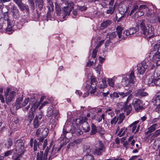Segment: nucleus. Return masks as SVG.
<instances>
[{
    "label": "nucleus",
    "mask_w": 160,
    "mask_h": 160,
    "mask_svg": "<svg viewBox=\"0 0 160 160\" xmlns=\"http://www.w3.org/2000/svg\"><path fill=\"white\" fill-rule=\"evenodd\" d=\"M42 132L41 133V137L38 138L37 139L39 141L38 142L36 139L34 140L33 138H31L30 141V145L31 147H32L33 145V149L34 151L37 150L38 147L40 148L42 145V143H43V148H45L47 144V140L46 139L43 142L44 138L47 136L49 130L47 128H41Z\"/></svg>",
    "instance_id": "1"
},
{
    "label": "nucleus",
    "mask_w": 160,
    "mask_h": 160,
    "mask_svg": "<svg viewBox=\"0 0 160 160\" xmlns=\"http://www.w3.org/2000/svg\"><path fill=\"white\" fill-rule=\"evenodd\" d=\"M97 84L95 79L92 78L91 80V82L90 84H87L85 88V90L86 92L85 93L82 97L85 98L88 96L89 93L92 96H93L95 95H97L96 94L94 93L97 90Z\"/></svg>",
    "instance_id": "2"
},
{
    "label": "nucleus",
    "mask_w": 160,
    "mask_h": 160,
    "mask_svg": "<svg viewBox=\"0 0 160 160\" xmlns=\"http://www.w3.org/2000/svg\"><path fill=\"white\" fill-rule=\"evenodd\" d=\"M136 81L134 72L131 71L129 75L123 78L122 84L124 87H130L132 86Z\"/></svg>",
    "instance_id": "3"
},
{
    "label": "nucleus",
    "mask_w": 160,
    "mask_h": 160,
    "mask_svg": "<svg viewBox=\"0 0 160 160\" xmlns=\"http://www.w3.org/2000/svg\"><path fill=\"white\" fill-rule=\"evenodd\" d=\"M132 92V91L131 90H129L125 92H114L113 93L110 94V97L111 98L113 99L116 98H119L120 96L121 98H123L125 97L128 96L126 102V103H128L132 98V95L131 94Z\"/></svg>",
    "instance_id": "4"
},
{
    "label": "nucleus",
    "mask_w": 160,
    "mask_h": 160,
    "mask_svg": "<svg viewBox=\"0 0 160 160\" xmlns=\"http://www.w3.org/2000/svg\"><path fill=\"white\" fill-rule=\"evenodd\" d=\"M140 5L139 8V10H146L145 15L147 17H150L153 15L156 11L155 8L151 4H149L148 5H142L141 2H140Z\"/></svg>",
    "instance_id": "5"
},
{
    "label": "nucleus",
    "mask_w": 160,
    "mask_h": 160,
    "mask_svg": "<svg viewBox=\"0 0 160 160\" xmlns=\"http://www.w3.org/2000/svg\"><path fill=\"white\" fill-rule=\"evenodd\" d=\"M160 48V41L155 44L153 50L151 51L149 54V56L152 60L160 59V51H159Z\"/></svg>",
    "instance_id": "6"
},
{
    "label": "nucleus",
    "mask_w": 160,
    "mask_h": 160,
    "mask_svg": "<svg viewBox=\"0 0 160 160\" xmlns=\"http://www.w3.org/2000/svg\"><path fill=\"white\" fill-rule=\"evenodd\" d=\"M66 6L64 7L62 10L63 18H65L67 16L70 15L71 11L74 8L73 3L71 1H66L65 2Z\"/></svg>",
    "instance_id": "7"
},
{
    "label": "nucleus",
    "mask_w": 160,
    "mask_h": 160,
    "mask_svg": "<svg viewBox=\"0 0 160 160\" xmlns=\"http://www.w3.org/2000/svg\"><path fill=\"white\" fill-rule=\"evenodd\" d=\"M106 148L103 142L101 140L98 141L95 145L94 154L97 155H102V152H105Z\"/></svg>",
    "instance_id": "8"
},
{
    "label": "nucleus",
    "mask_w": 160,
    "mask_h": 160,
    "mask_svg": "<svg viewBox=\"0 0 160 160\" xmlns=\"http://www.w3.org/2000/svg\"><path fill=\"white\" fill-rule=\"evenodd\" d=\"M10 88H8L6 91L5 92V95L6 98V102L7 104H9L10 102L14 99V97L16 95V92L12 91L10 92Z\"/></svg>",
    "instance_id": "9"
},
{
    "label": "nucleus",
    "mask_w": 160,
    "mask_h": 160,
    "mask_svg": "<svg viewBox=\"0 0 160 160\" xmlns=\"http://www.w3.org/2000/svg\"><path fill=\"white\" fill-rule=\"evenodd\" d=\"M122 34V38L124 39L128 36H140L142 34V32L141 31H123Z\"/></svg>",
    "instance_id": "10"
},
{
    "label": "nucleus",
    "mask_w": 160,
    "mask_h": 160,
    "mask_svg": "<svg viewBox=\"0 0 160 160\" xmlns=\"http://www.w3.org/2000/svg\"><path fill=\"white\" fill-rule=\"evenodd\" d=\"M15 149L18 153L23 154L24 151V144L21 140H18L15 144Z\"/></svg>",
    "instance_id": "11"
},
{
    "label": "nucleus",
    "mask_w": 160,
    "mask_h": 160,
    "mask_svg": "<svg viewBox=\"0 0 160 160\" xmlns=\"http://www.w3.org/2000/svg\"><path fill=\"white\" fill-rule=\"evenodd\" d=\"M132 104L136 111L138 112L143 109L142 101L139 99L135 98L132 101Z\"/></svg>",
    "instance_id": "12"
},
{
    "label": "nucleus",
    "mask_w": 160,
    "mask_h": 160,
    "mask_svg": "<svg viewBox=\"0 0 160 160\" xmlns=\"http://www.w3.org/2000/svg\"><path fill=\"white\" fill-rule=\"evenodd\" d=\"M153 102L157 105L156 111L160 114V91L155 95L153 99Z\"/></svg>",
    "instance_id": "13"
},
{
    "label": "nucleus",
    "mask_w": 160,
    "mask_h": 160,
    "mask_svg": "<svg viewBox=\"0 0 160 160\" xmlns=\"http://www.w3.org/2000/svg\"><path fill=\"white\" fill-rule=\"evenodd\" d=\"M43 112L41 111L36 115L33 122V127L34 128H37L41 124L40 121Z\"/></svg>",
    "instance_id": "14"
},
{
    "label": "nucleus",
    "mask_w": 160,
    "mask_h": 160,
    "mask_svg": "<svg viewBox=\"0 0 160 160\" xmlns=\"http://www.w3.org/2000/svg\"><path fill=\"white\" fill-rule=\"evenodd\" d=\"M59 112L58 110H55L52 106L49 107L48 108L47 112V116L48 117H50L54 115L55 118L57 116H59Z\"/></svg>",
    "instance_id": "15"
},
{
    "label": "nucleus",
    "mask_w": 160,
    "mask_h": 160,
    "mask_svg": "<svg viewBox=\"0 0 160 160\" xmlns=\"http://www.w3.org/2000/svg\"><path fill=\"white\" fill-rule=\"evenodd\" d=\"M137 66L138 72L140 74H143L148 68V65L145 62H142L141 63L138 64Z\"/></svg>",
    "instance_id": "16"
},
{
    "label": "nucleus",
    "mask_w": 160,
    "mask_h": 160,
    "mask_svg": "<svg viewBox=\"0 0 160 160\" xmlns=\"http://www.w3.org/2000/svg\"><path fill=\"white\" fill-rule=\"evenodd\" d=\"M139 122V121H135L129 125V128H130V130L132 131V132H134L135 133L138 131L139 126H138L137 127V129L136 128H137V124Z\"/></svg>",
    "instance_id": "17"
},
{
    "label": "nucleus",
    "mask_w": 160,
    "mask_h": 160,
    "mask_svg": "<svg viewBox=\"0 0 160 160\" xmlns=\"http://www.w3.org/2000/svg\"><path fill=\"white\" fill-rule=\"evenodd\" d=\"M154 31H141V32H142L143 36L146 37L149 39L155 36Z\"/></svg>",
    "instance_id": "18"
},
{
    "label": "nucleus",
    "mask_w": 160,
    "mask_h": 160,
    "mask_svg": "<svg viewBox=\"0 0 160 160\" xmlns=\"http://www.w3.org/2000/svg\"><path fill=\"white\" fill-rule=\"evenodd\" d=\"M118 35L119 38H121L122 37V31H117L111 33L109 36V39H112L114 38L117 35Z\"/></svg>",
    "instance_id": "19"
},
{
    "label": "nucleus",
    "mask_w": 160,
    "mask_h": 160,
    "mask_svg": "<svg viewBox=\"0 0 160 160\" xmlns=\"http://www.w3.org/2000/svg\"><path fill=\"white\" fill-rule=\"evenodd\" d=\"M11 9L13 17L15 18H18L20 16L19 12L17 8L14 5H13Z\"/></svg>",
    "instance_id": "20"
},
{
    "label": "nucleus",
    "mask_w": 160,
    "mask_h": 160,
    "mask_svg": "<svg viewBox=\"0 0 160 160\" xmlns=\"http://www.w3.org/2000/svg\"><path fill=\"white\" fill-rule=\"evenodd\" d=\"M80 121V123H81L83 122L82 124V128H83V130L85 132H88L90 129L89 125L88 124V122L84 121L83 122L81 121L80 119H79Z\"/></svg>",
    "instance_id": "21"
},
{
    "label": "nucleus",
    "mask_w": 160,
    "mask_h": 160,
    "mask_svg": "<svg viewBox=\"0 0 160 160\" xmlns=\"http://www.w3.org/2000/svg\"><path fill=\"white\" fill-rule=\"evenodd\" d=\"M158 126V124L157 123L154 124L152 125L148 129V131L145 132V134H148L151 133L154 131L156 128Z\"/></svg>",
    "instance_id": "22"
},
{
    "label": "nucleus",
    "mask_w": 160,
    "mask_h": 160,
    "mask_svg": "<svg viewBox=\"0 0 160 160\" xmlns=\"http://www.w3.org/2000/svg\"><path fill=\"white\" fill-rule=\"evenodd\" d=\"M140 1L136 2L134 4L133 6L129 15L130 16L132 15L135 11L138 8V6L140 5Z\"/></svg>",
    "instance_id": "23"
},
{
    "label": "nucleus",
    "mask_w": 160,
    "mask_h": 160,
    "mask_svg": "<svg viewBox=\"0 0 160 160\" xmlns=\"http://www.w3.org/2000/svg\"><path fill=\"white\" fill-rule=\"evenodd\" d=\"M36 7L38 9L40 10H42L43 6V0H36L35 1Z\"/></svg>",
    "instance_id": "24"
},
{
    "label": "nucleus",
    "mask_w": 160,
    "mask_h": 160,
    "mask_svg": "<svg viewBox=\"0 0 160 160\" xmlns=\"http://www.w3.org/2000/svg\"><path fill=\"white\" fill-rule=\"evenodd\" d=\"M135 94L136 96H140L142 97L147 96L148 94L147 92H144L142 90H139L136 91Z\"/></svg>",
    "instance_id": "25"
},
{
    "label": "nucleus",
    "mask_w": 160,
    "mask_h": 160,
    "mask_svg": "<svg viewBox=\"0 0 160 160\" xmlns=\"http://www.w3.org/2000/svg\"><path fill=\"white\" fill-rule=\"evenodd\" d=\"M121 141L125 148L126 149H128L129 147V145H130V142L128 140H126V138L124 137L121 138Z\"/></svg>",
    "instance_id": "26"
},
{
    "label": "nucleus",
    "mask_w": 160,
    "mask_h": 160,
    "mask_svg": "<svg viewBox=\"0 0 160 160\" xmlns=\"http://www.w3.org/2000/svg\"><path fill=\"white\" fill-rule=\"evenodd\" d=\"M154 77L153 76H150L147 79L148 84L150 86L154 85Z\"/></svg>",
    "instance_id": "27"
},
{
    "label": "nucleus",
    "mask_w": 160,
    "mask_h": 160,
    "mask_svg": "<svg viewBox=\"0 0 160 160\" xmlns=\"http://www.w3.org/2000/svg\"><path fill=\"white\" fill-rule=\"evenodd\" d=\"M123 109L124 111L126 112L127 115H128L132 111V108L131 105L130 104L125 105L123 107Z\"/></svg>",
    "instance_id": "28"
},
{
    "label": "nucleus",
    "mask_w": 160,
    "mask_h": 160,
    "mask_svg": "<svg viewBox=\"0 0 160 160\" xmlns=\"http://www.w3.org/2000/svg\"><path fill=\"white\" fill-rule=\"evenodd\" d=\"M112 21L110 20H107L105 21L101 24V27L102 28V29H104L110 25Z\"/></svg>",
    "instance_id": "29"
},
{
    "label": "nucleus",
    "mask_w": 160,
    "mask_h": 160,
    "mask_svg": "<svg viewBox=\"0 0 160 160\" xmlns=\"http://www.w3.org/2000/svg\"><path fill=\"white\" fill-rule=\"evenodd\" d=\"M83 151L86 154H89V153L92 151V149L89 146H84L83 147Z\"/></svg>",
    "instance_id": "30"
},
{
    "label": "nucleus",
    "mask_w": 160,
    "mask_h": 160,
    "mask_svg": "<svg viewBox=\"0 0 160 160\" xmlns=\"http://www.w3.org/2000/svg\"><path fill=\"white\" fill-rule=\"evenodd\" d=\"M57 152L56 149L52 148L51 152H50L49 153V159L50 158H52L56 157L57 155L56 154Z\"/></svg>",
    "instance_id": "31"
},
{
    "label": "nucleus",
    "mask_w": 160,
    "mask_h": 160,
    "mask_svg": "<svg viewBox=\"0 0 160 160\" xmlns=\"http://www.w3.org/2000/svg\"><path fill=\"white\" fill-rule=\"evenodd\" d=\"M12 145V140L11 138H8L6 141L5 145L6 147L8 148Z\"/></svg>",
    "instance_id": "32"
},
{
    "label": "nucleus",
    "mask_w": 160,
    "mask_h": 160,
    "mask_svg": "<svg viewBox=\"0 0 160 160\" xmlns=\"http://www.w3.org/2000/svg\"><path fill=\"white\" fill-rule=\"evenodd\" d=\"M127 131V128L123 127L122 128L118 134V135L121 137L124 135Z\"/></svg>",
    "instance_id": "33"
},
{
    "label": "nucleus",
    "mask_w": 160,
    "mask_h": 160,
    "mask_svg": "<svg viewBox=\"0 0 160 160\" xmlns=\"http://www.w3.org/2000/svg\"><path fill=\"white\" fill-rule=\"evenodd\" d=\"M40 105V102H35L32 106L30 109V110L33 112H35L36 109L38 108Z\"/></svg>",
    "instance_id": "34"
},
{
    "label": "nucleus",
    "mask_w": 160,
    "mask_h": 160,
    "mask_svg": "<svg viewBox=\"0 0 160 160\" xmlns=\"http://www.w3.org/2000/svg\"><path fill=\"white\" fill-rule=\"evenodd\" d=\"M48 5L47 7L50 11H53L54 8V6L51 0H47Z\"/></svg>",
    "instance_id": "35"
},
{
    "label": "nucleus",
    "mask_w": 160,
    "mask_h": 160,
    "mask_svg": "<svg viewBox=\"0 0 160 160\" xmlns=\"http://www.w3.org/2000/svg\"><path fill=\"white\" fill-rule=\"evenodd\" d=\"M56 12L58 16L60 15L61 12V8L57 2L55 3Z\"/></svg>",
    "instance_id": "36"
},
{
    "label": "nucleus",
    "mask_w": 160,
    "mask_h": 160,
    "mask_svg": "<svg viewBox=\"0 0 160 160\" xmlns=\"http://www.w3.org/2000/svg\"><path fill=\"white\" fill-rule=\"evenodd\" d=\"M44 154L43 156V152L40 151L37 153L36 159L37 160H44Z\"/></svg>",
    "instance_id": "37"
},
{
    "label": "nucleus",
    "mask_w": 160,
    "mask_h": 160,
    "mask_svg": "<svg viewBox=\"0 0 160 160\" xmlns=\"http://www.w3.org/2000/svg\"><path fill=\"white\" fill-rule=\"evenodd\" d=\"M29 16V12L26 13V16L23 15L22 17V20L24 23H25L27 22L29 20L28 18Z\"/></svg>",
    "instance_id": "38"
},
{
    "label": "nucleus",
    "mask_w": 160,
    "mask_h": 160,
    "mask_svg": "<svg viewBox=\"0 0 160 160\" xmlns=\"http://www.w3.org/2000/svg\"><path fill=\"white\" fill-rule=\"evenodd\" d=\"M91 131L90 134L92 135L95 134L97 132V129L96 126L93 124H92L91 126Z\"/></svg>",
    "instance_id": "39"
},
{
    "label": "nucleus",
    "mask_w": 160,
    "mask_h": 160,
    "mask_svg": "<svg viewBox=\"0 0 160 160\" xmlns=\"http://www.w3.org/2000/svg\"><path fill=\"white\" fill-rule=\"evenodd\" d=\"M19 8L22 11L26 10L27 12V13L29 12V8L28 5L22 3Z\"/></svg>",
    "instance_id": "40"
},
{
    "label": "nucleus",
    "mask_w": 160,
    "mask_h": 160,
    "mask_svg": "<svg viewBox=\"0 0 160 160\" xmlns=\"http://www.w3.org/2000/svg\"><path fill=\"white\" fill-rule=\"evenodd\" d=\"M29 101V98H27L24 100L23 102L22 103L21 105H20L18 107V106H17L16 107V108L18 109L20 108L25 106L28 104Z\"/></svg>",
    "instance_id": "41"
},
{
    "label": "nucleus",
    "mask_w": 160,
    "mask_h": 160,
    "mask_svg": "<svg viewBox=\"0 0 160 160\" xmlns=\"http://www.w3.org/2000/svg\"><path fill=\"white\" fill-rule=\"evenodd\" d=\"M94 157L91 154H87L83 157V160H94Z\"/></svg>",
    "instance_id": "42"
},
{
    "label": "nucleus",
    "mask_w": 160,
    "mask_h": 160,
    "mask_svg": "<svg viewBox=\"0 0 160 160\" xmlns=\"http://www.w3.org/2000/svg\"><path fill=\"white\" fill-rule=\"evenodd\" d=\"M22 154L20 153H18L16 152L14 153L13 156L12 157L13 160H20L19 158Z\"/></svg>",
    "instance_id": "43"
},
{
    "label": "nucleus",
    "mask_w": 160,
    "mask_h": 160,
    "mask_svg": "<svg viewBox=\"0 0 160 160\" xmlns=\"http://www.w3.org/2000/svg\"><path fill=\"white\" fill-rule=\"evenodd\" d=\"M23 98V95H22L21 97H19L16 99L15 103L16 107L17 106L18 107L20 105L22 104L21 103L22 101Z\"/></svg>",
    "instance_id": "44"
},
{
    "label": "nucleus",
    "mask_w": 160,
    "mask_h": 160,
    "mask_svg": "<svg viewBox=\"0 0 160 160\" xmlns=\"http://www.w3.org/2000/svg\"><path fill=\"white\" fill-rule=\"evenodd\" d=\"M33 112L30 111L28 115V120L30 122L34 117V114Z\"/></svg>",
    "instance_id": "45"
},
{
    "label": "nucleus",
    "mask_w": 160,
    "mask_h": 160,
    "mask_svg": "<svg viewBox=\"0 0 160 160\" xmlns=\"http://www.w3.org/2000/svg\"><path fill=\"white\" fill-rule=\"evenodd\" d=\"M124 118L125 116L123 113H121L120 114L119 116L117 118H118V120L119 119V121L118 122V124H120L122 123Z\"/></svg>",
    "instance_id": "46"
},
{
    "label": "nucleus",
    "mask_w": 160,
    "mask_h": 160,
    "mask_svg": "<svg viewBox=\"0 0 160 160\" xmlns=\"http://www.w3.org/2000/svg\"><path fill=\"white\" fill-rule=\"evenodd\" d=\"M107 86V81L105 79H102V81L101 83L100 84V88L101 89L104 88Z\"/></svg>",
    "instance_id": "47"
},
{
    "label": "nucleus",
    "mask_w": 160,
    "mask_h": 160,
    "mask_svg": "<svg viewBox=\"0 0 160 160\" xmlns=\"http://www.w3.org/2000/svg\"><path fill=\"white\" fill-rule=\"evenodd\" d=\"M144 14V12L143 11H142L141 10H139V11L136 12L134 14V15L138 17L142 16Z\"/></svg>",
    "instance_id": "48"
},
{
    "label": "nucleus",
    "mask_w": 160,
    "mask_h": 160,
    "mask_svg": "<svg viewBox=\"0 0 160 160\" xmlns=\"http://www.w3.org/2000/svg\"><path fill=\"white\" fill-rule=\"evenodd\" d=\"M108 82L109 85L112 87H114V81L112 78L108 79Z\"/></svg>",
    "instance_id": "49"
},
{
    "label": "nucleus",
    "mask_w": 160,
    "mask_h": 160,
    "mask_svg": "<svg viewBox=\"0 0 160 160\" xmlns=\"http://www.w3.org/2000/svg\"><path fill=\"white\" fill-rule=\"evenodd\" d=\"M42 132L41 128H39L35 132V135L39 137H41V133Z\"/></svg>",
    "instance_id": "50"
},
{
    "label": "nucleus",
    "mask_w": 160,
    "mask_h": 160,
    "mask_svg": "<svg viewBox=\"0 0 160 160\" xmlns=\"http://www.w3.org/2000/svg\"><path fill=\"white\" fill-rule=\"evenodd\" d=\"M102 119L103 120L105 119V114L104 113H102L101 116L98 117L96 120L98 122H100L102 121Z\"/></svg>",
    "instance_id": "51"
},
{
    "label": "nucleus",
    "mask_w": 160,
    "mask_h": 160,
    "mask_svg": "<svg viewBox=\"0 0 160 160\" xmlns=\"http://www.w3.org/2000/svg\"><path fill=\"white\" fill-rule=\"evenodd\" d=\"M118 120V118L116 117H114L111 120L110 122L111 124L112 125L113 124H115Z\"/></svg>",
    "instance_id": "52"
},
{
    "label": "nucleus",
    "mask_w": 160,
    "mask_h": 160,
    "mask_svg": "<svg viewBox=\"0 0 160 160\" xmlns=\"http://www.w3.org/2000/svg\"><path fill=\"white\" fill-rule=\"evenodd\" d=\"M102 68V67L100 64H98L97 67L95 68V69L97 73H98L99 74H100V70H101Z\"/></svg>",
    "instance_id": "53"
},
{
    "label": "nucleus",
    "mask_w": 160,
    "mask_h": 160,
    "mask_svg": "<svg viewBox=\"0 0 160 160\" xmlns=\"http://www.w3.org/2000/svg\"><path fill=\"white\" fill-rule=\"evenodd\" d=\"M159 141L158 140H155L154 142V145L155 146L154 149L157 150L158 149L160 145L158 143Z\"/></svg>",
    "instance_id": "54"
},
{
    "label": "nucleus",
    "mask_w": 160,
    "mask_h": 160,
    "mask_svg": "<svg viewBox=\"0 0 160 160\" xmlns=\"http://www.w3.org/2000/svg\"><path fill=\"white\" fill-rule=\"evenodd\" d=\"M154 85L156 86H160V78H158L154 80Z\"/></svg>",
    "instance_id": "55"
},
{
    "label": "nucleus",
    "mask_w": 160,
    "mask_h": 160,
    "mask_svg": "<svg viewBox=\"0 0 160 160\" xmlns=\"http://www.w3.org/2000/svg\"><path fill=\"white\" fill-rule=\"evenodd\" d=\"M13 1L17 4L19 8L22 4L21 0H13Z\"/></svg>",
    "instance_id": "56"
},
{
    "label": "nucleus",
    "mask_w": 160,
    "mask_h": 160,
    "mask_svg": "<svg viewBox=\"0 0 160 160\" xmlns=\"http://www.w3.org/2000/svg\"><path fill=\"white\" fill-rule=\"evenodd\" d=\"M140 26L141 30H146V27L144 23L143 22H142L140 23Z\"/></svg>",
    "instance_id": "57"
},
{
    "label": "nucleus",
    "mask_w": 160,
    "mask_h": 160,
    "mask_svg": "<svg viewBox=\"0 0 160 160\" xmlns=\"http://www.w3.org/2000/svg\"><path fill=\"white\" fill-rule=\"evenodd\" d=\"M12 153V150L8 151L4 153V154H3V156L4 157L8 156L11 154Z\"/></svg>",
    "instance_id": "58"
},
{
    "label": "nucleus",
    "mask_w": 160,
    "mask_h": 160,
    "mask_svg": "<svg viewBox=\"0 0 160 160\" xmlns=\"http://www.w3.org/2000/svg\"><path fill=\"white\" fill-rule=\"evenodd\" d=\"M29 3L30 4V6L32 9H34L35 8L34 3L33 0H29Z\"/></svg>",
    "instance_id": "59"
},
{
    "label": "nucleus",
    "mask_w": 160,
    "mask_h": 160,
    "mask_svg": "<svg viewBox=\"0 0 160 160\" xmlns=\"http://www.w3.org/2000/svg\"><path fill=\"white\" fill-rule=\"evenodd\" d=\"M98 51L96 50V49H94L92 52V57L95 58H96L97 55V53Z\"/></svg>",
    "instance_id": "60"
},
{
    "label": "nucleus",
    "mask_w": 160,
    "mask_h": 160,
    "mask_svg": "<svg viewBox=\"0 0 160 160\" xmlns=\"http://www.w3.org/2000/svg\"><path fill=\"white\" fill-rule=\"evenodd\" d=\"M86 7L83 6H79L78 7V9L79 10H80L81 11H83L86 10L87 9Z\"/></svg>",
    "instance_id": "61"
},
{
    "label": "nucleus",
    "mask_w": 160,
    "mask_h": 160,
    "mask_svg": "<svg viewBox=\"0 0 160 160\" xmlns=\"http://www.w3.org/2000/svg\"><path fill=\"white\" fill-rule=\"evenodd\" d=\"M107 13L108 14H112V13L113 11L112 10V7L111 6H110L109 9L107 10Z\"/></svg>",
    "instance_id": "62"
},
{
    "label": "nucleus",
    "mask_w": 160,
    "mask_h": 160,
    "mask_svg": "<svg viewBox=\"0 0 160 160\" xmlns=\"http://www.w3.org/2000/svg\"><path fill=\"white\" fill-rule=\"evenodd\" d=\"M160 134V129L156 130L153 133V135L154 136H157Z\"/></svg>",
    "instance_id": "63"
},
{
    "label": "nucleus",
    "mask_w": 160,
    "mask_h": 160,
    "mask_svg": "<svg viewBox=\"0 0 160 160\" xmlns=\"http://www.w3.org/2000/svg\"><path fill=\"white\" fill-rule=\"evenodd\" d=\"M68 132H67L65 129H63L62 134L61 136L62 138H64L66 137L67 133H68Z\"/></svg>",
    "instance_id": "64"
}]
</instances>
